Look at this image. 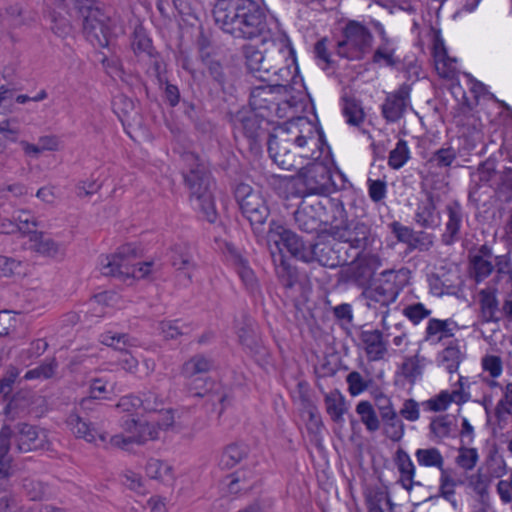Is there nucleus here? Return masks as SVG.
<instances>
[{
	"label": "nucleus",
	"mask_w": 512,
	"mask_h": 512,
	"mask_svg": "<svg viewBox=\"0 0 512 512\" xmlns=\"http://www.w3.org/2000/svg\"><path fill=\"white\" fill-rule=\"evenodd\" d=\"M270 158L281 169H296V158L319 159L322 155V133L306 117H296L273 128L267 135Z\"/></svg>",
	"instance_id": "1"
},
{
	"label": "nucleus",
	"mask_w": 512,
	"mask_h": 512,
	"mask_svg": "<svg viewBox=\"0 0 512 512\" xmlns=\"http://www.w3.org/2000/svg\"><path fill=\"white\" fill-rule=\"evenodd\" d=\"M266 14L253 0H226V33L235 39L248 40L266 30Z\"/></svg>",
	"instance_id": "2"
},
{
	"label": "nucleus",
	"mask_w": 512,
	"mask_h": 512,
	"mask_svg": "<svg viewBox=\"0 0 512 512\" xmlns=\"http://www.w3.org/2000/svg\"><path fill=\"white\" fill-rule=\"evenodd\" d=\"M317 160L302 167L298 172V192L302 196H328L345 187L346 179L341 172H333L330 166Z\"/></svg>",
	"instance_id": "3"
},
{
	"label": "nucleus",
	"mask_w": 512,
	"mask_h": 512,
	"mask_svg": "<svg viewBox=\"0 0 512 512\" xmlns=\"http://www.w3.org/2000/svg\"><path fill=\"white\" fill-rule=\"evenodd\" d=\"M141 257V250L134 243H127L118 251L101 259V272L104 276L142 279L149 275L152 262H135Z\"/></svg>",
	"instance_id": "4"
},
{
	"label": "nucleus",
	"mask_w": 512,
	"mask_h": 512,
	"mask_svg": "<svg viewBox=\"0 0 512 512\" xmlns=\"http://www.w3.org/2000/svg\"><path fill=\"white\" fill-rule=\"evenodd\" d=\"M82 18L83 34L94 47L106 48L112 35L111 19L96 6L95 0H73Z\"/></svg>",
	"instance_id": "5"
},
{
	"label": "nucleus",
	"mask_w": 512,
	"mask_h": 512,
	"mask_svg": "<svg viewBox=\"0 0 512 512\" xmlns=\"http://www.w3.org/2000/svg\"><path fill=\"white\" fill-rule=\"evenodd\" d=\"M185 161L190 163L187 172H183L184 183L190 190L191 197H195L200 202V207L210 223L216 220V211L212 203V186L210 172L206 167L198 162V157L193 153L185 155Z\"/></svg>",
	"instance_id": "6"
},
{
	"label": "nucleus",
	"mask_w": 512,
	"mask_h": 512,
	"mask_svg": "<svg viewBox=\"0 0 512 512\" xmlns=\"http://www.w3.org/2000/svg\"><path fill=\"white\" fill-rule=\"evenodd\" d=\"M231 190L242 215L249 221L254 232H262L270 210L261 193L243 180L231 182Z\"/></svg>",
	"instance_id": "7"
},
{
	"label": "nucleus",
	"mask_w": 512,
	"mask_h": 512,
	"mask_svg": "<svg viewBox=\"0 0 512 512\" xmlns=\"http://www.w3.org/2000/svg\"><path fill=\"white\" fill-rule=\"evenodd\" d=\"M3 434L6 436L7 447L11 450L14 443L15 449L20 453L45 450L49 445L46 431L26 422L4 424L0 429V437Z\"/></svg>",
	"instance_id": "8"
},
{
	"label": "nucleus",
	"mask_w": 512,
	"mask_h": 512,
	"mask_svg": "<svg viewBox=\"0 0 512 512\" xmlns=\"http://www.w3.org/2000/svg\"><path fill=\"white\" fill-rule=\"evenodd\" d=\"M230 123L232 125L234 137L238 134L243 135L251 143L256 144L265 138L273 124L266 114L257 112L251 108H242L236 113L229 111Z\"/></svg>",
	"instance_id": "9"
},
{
	"label": "nucleus",
	"mask_w": 512,
	"mask_h": 512,
	"mask_svg": "<svg viewBox=\"0 0 512 512\" xmlns=\"http://www.w3.org/2000/svg\"><path fill=\"white\" fill-rule=\"evenodd\" d=\"M343 39L337 43V54L349 60H361L369 52L373 35L360 22L349 21L342 31Z\"/></svg>",
	"instance_id": "10"
},
{
	"label": "nucleus",
	"mask_w": 512,
	"mask_h": 512,
	"mask_svg": "<svg viewBox=\"0 0 512 512\" xmlns=\"http://www.w3.org/2000/svg\"><path fill=\"white\" fill-rule=\"evenodd\" d=\"M226 264L238 276L247 293H260V281L251 265L249 253L244 248L226 243Z\"/></svg>",
	"instance_id": "11"
},
{
	"label": "nucleus",
	"mask_w": 512,
	"mask_h": 512,
	"mask_svg": "<svg viewBox=\"0 0 512 512\" xmlns=\"http://www.w3.org/2000/svg\"><path fill=\"white\" fill-rule=\"evenodd\" d=\"M266 85H259L250 89L249 105L250 108L262 114H268L278 100H283V96H288L292 88L287 84H281L277 79L266 77L261 80Z\"/></svg>",
	"instance_id": "12"
},
{
	"label": "nucleus",
	"mask_w": 512,
	"mask_h": 512,
	"mask_svg": "<svg viewBox=\"0 0 512 512\" xmlns=\"http://www.w3.org/2000/svg\"><path fill=\"white\" fill-rule=\"evenodd\" d=\"M327 233L342 243H347L350 248L357 249L361 253L372 244L371 227L360 220H351L344 225H331Z\"/></svg>",
	"instance_id": "13"
},
{
	"label": "nucleus",
	"mask_w": 512,
	"mask_h": 512,
	"mask_svg": "<svg viewBox=\"0 0 512 512\" xmlns=\"http://www.w3.org/2000/svg\"><path fill=\"white\" fill-rule=\"evenodd\" d=\"M396 275L391 270H385L381 273V277L375 279L366 289L363 290L362 296L367 300L369 308H376L379 303L383 307H387L394 302L399 294V287L395 283Z\"/></svg>",
	"instance_id": "14"
},
{
	"label": "nucleus",
	"mask_w": 512,
	"mask_h": 512,
	"mask_svg": "<svg viewBox=\"0 0 512 512\" xmlns=\"http://www.w3.org/2000/svg\"><path fill=\"white\" fill-rule=\"evenodd\" d=\"M268 242L273 241L277 250L281 249L282 244L287 251L297 260L305 262L307 260L309 243H305L303 238L291 229L272 221L269 225Z\"/></svg>",
	"instance_id": "15"
},
{
	"label": "nucleus",
	"mask_w": 512,
	"mask_h": 512,
	"mask_svg": "<svg viewBox=\"0 0 512 512\" xmlns=\"http://www.w3.org/2000/svg\"><path fill=\"white\" fill-rule=\"evenodd\" d=\"M338 244L318 237L316 242H309L308 257L305 263L317 262L323 267L336 268L346 262L340 255Z\"/></svg>",
	"instance_id": "16"
},
{
	"label": "nucleus",
	"mask_w": 512,
	"mask_h": 512,
	"mask_svg": "<svg viewBox=\"0 0 512 512\" xmlns=\"http://www.w3.org/2000/svg\"><path fill=\"white\" fill-rule=\"evenodd\" d=\"M360 255L358 252L355 264L347 273V279L364 290L375 280L374 275L381 266V260L375 254Z\"/></svg>",
	"instance_id": "17"
},
{
	"label": "nucleus",
	"mask_w": 512,
	"mask_h": 512,
	"mask_svg": "<svg viewBox=\"0 0 512 512\" xmlns=\"http://www.w3.org/2000/svg\"><path fill=\"white\" fill-rule=\"evenodd\" d=\"M491 247L486 244L469 252V274L476 282L480 283L496 272V260Z\"/></svg>",
	"instance_id": "18"
},
{
	"label": "nucleus",
	"mask_w": 512,
	"mask_h": 512,
	"mask_svg": "<svg viewBox=\"0 0 512 512\" xmlns=\"http://www.w3.org/2000/svg\"><path fill=\"white\" fill-rule=\"evenodd\" d=\"M324 208L321 202L315 204L302 202L293 214L295 225L304 233H318L323 222L321 212Z\"/></svg>",
	"instance_id": "19"
},
{
	"label": "nucleus",
	"mask_w": 512,
	"mask_h": 512,
	"mask_svg": "<svg viewBox=\"0 0 512 512\" xmlns=\"http://www.w3.org/2000/svg\"><path fill=\"white\" fill-rule=\"evenodd\" d=\"M35 393L29 389H19L11 394L4 407L3 413L6 420L15 421L29 414L30 407L35 403Z\"/></svg>",
	"instance_id": "20"
},
{
	"label": "nucleus",
	"mask_w": 512,
	"mask_h": 512,
	"mask_svg": "<svg viewBox=\"0 0 512 512\" xmlns=\"http://www.w3.org/2000/svg\"><path fill=\"white\" fill-rule=\"evenodd\" d=\"M199 54L203 64L207 67L210 76L224 91V55L220 50L210 48L206 39L199 41Z\"/></svg>",
	"instance_id": "21"
},
{
	"label": "nucleus",
	"mask_w": 512,
	"mask_h": 512,
	"mask_svg": "<svg viewBox=\"0 0 512 512\" xmlns=\"http://www.w3.org/2000/svg\"><path fill=\"white\" fill-rule=\"evenodd\" d=\"M445 211L447 214V222L445 223V231L441 235V241L444 245L450 246L461 239V227L463 222V209L458 201L449 202Z\"/></svg>",
	"instance_id": "22"
},
{
	"label": "nucleus",
	"mask_w": 512,
	"mask_h": 512,
	"mask_svg": "<svg viewBox=\"0 0 512 512\" xmlns=\"http://www.w3.org/2000/svg\"><path fill=\"white\" fill-rule=\"evenodd\" d=\"M358 338L369 361L384 359L388 352V342L384 339L382 331L361 329Z\"/></svg>",
	"instance_id": "23"
},
{
	"label": "nucleus",
	"mask_w": 512,
	"mask_h": 512,
	"mask_svg": "<svg viewBox=\"0 0 512 512\" xmlns=\"http://www.w3.org/2000/svg\"><path fill=\"white\" fill-rule=\"evenodd\" d=\"M489 461L495 462L498 464L497 469L494 470L493 474H486L482 472V469H478L475 474L468 476V486L480 497L481 500H484L488 497V489L492 481V477H501L506 471L505 461L501 457H497L496 455H490Z\"/></svg>",
	"instance_id": "24"
},
{
	"label": "nucleus",
	"mask_w": 512,
	"mask_h": 512,
	"mask_svg": "<svg viewBox=\"0 0 512 512\" xmlns=\"http://www.w3.org/2000/svg\"><path fill=\"white\" fill-rule=\"evenodd\" d=\"M241 51L249 73L259 80L270 77V70L273 69V66L269 64L262 51L248 43L241 46Z\"/></svg>",
	"instance_id": "25"
},
{
	"label": "nucleus",
	"mask_w": 512,
	"mask_h": 512,
	"mask_svg": "<svg viewBox=\"0 0 512 512\" xmlns=\"http://www.w3.org/2000/svg\"><path fill=\"white\" fill-rule=\"evenodd\" d=\"M409 93V86L403 84L395 93L386 97L382 105V115L388 122H396L403 116Z\"/></svg>",
	"instance_id": "26"
},
{
	"label": "nucleus",
	"mask_w": 512,
	"mask_h": 512,
	"mask_svg": "<svg viewBox=\"0 0 512 512\" xmlns=\"http://www.w3.org/2000/svg\"><path fill=\"white\" fill-rule=\"evenodd\" d=\"M158 430L159 428L156 424L142 423L137 434H133L131 436L117 434L111 437L110 443L115 447L128 450L130 444H144L149 440L157 439Z\"/></svg>",
	"instance_id": "27"
},
{
	"label": "nucleus",
	"mask_w": 512,
	"mask_h": 512,
	"mask_svg": "<svg viewBox=\"0 0 512 512\" xmlns=\"http://www.w3.org/2000/svg\"><path fill=\"white\" fill-rule=\"evenodd\" d=\"M458 159V151L449 144H444L439 149L431 153V156L425 163L429 173H437V170H445L446 172L452 167H456L455 163Z\"/></svg>",
	"instance_id": "28"
},
{
	"label": "nucleus",
	"mask_w": 512,
	"mask_h": 512,
	"mask_svg": "<svg viewBox=\"0 0 512 512\" xmlns=\"http://www.w3.org/2000/svg\"><path fill=\"white\" fill-rule=\"evenodd\" d=\"M386 406H380V416L384 424V434L393 442H399L404 435V424L392 408L390 400L383 397Z\"/></svg>",
	"instance_id": "29"
},
{
	"label": "nucleus",
	"mask_w": 512,
	"mask_h": 512,
	"mask_svg": "<svg viewBox=\"0 0 512 512\" xmlns=\"http://www.w3.org/2000/svg\"><path fill=\"white\" fill-rule=\"evenodd\" d=\"M414 221L424 229H434L439 225V214L431 194H428L424 200L418 202Z\"/></svg>",
	"instance_id": "30"
},
{
	"label": "nucleus",
	"mask_w": 512,
	"mask_h": 512,
	"mask_svg": "<svg viewBox=\"0 0 512 512\" xmlns=\"http://www.w3.org/2000/svg\"><path fill=\"white\" fill-rule=\"evenodd\" d=\"M394 463L400 473L399 483L405 490L410 492L414 485H421L420 482L414 481L415 465L404 449H397L394 456Z\"/></svg>",
	"instance_id": "31"
},
{
	"label": "nucleus",
	"mask_w": 512,
	"mask_h": 512,
	"mask_svg": "<svg viewBox=\"0 0 512 512\" xmlns=\"http://www.w3.org/2000/svg\"><path fill=\"white\" fill-rule=\"evenodd\" d=\"M272 261L274 263L276 276L283 287L291 289L294 287L298 280V273L295 267H293L285 258L282 250L276 253L271 251Z\"/></svg>",
	"instance_id": "32"
},
{
	"label": "nucleus",
	"mask_w": 512,
	"mask_h": 512,
	"mask_svg": "<svg viewBox=\"0 0 512 512\" xmlns=\"http://www.w3.org/2000/svg\"><path fill=\"white\" fill-rule=\"evenodd\" d=\"M170 262L173 267L183 271L185 276L190 279V272L195 268L192 250L189 244H175L170 250Z\"/></svg>",
	"instance_id": "33"
},
{
	"label": "nucleus",
	"mask_w": 512,
	"mask_h": 512,
	"mask_svg": "<svg viewBox=\"0 0 512 512\" xmlns=\"http://www.w3.org/2000/svg\"><path fill=\"white\" fill-rule=\"evenodd\" d=\"M495 260L496 274L494 282L501 290L512 296V257L507 253L498 255Z\"/></svg>",
	"instance_id": "34"
},
{
	"label": "nucleus",
	"mask_w": 512,
	"mask_h": 512,
	"mask_svg": "<svg viewBox=\"0 0 512 512\" xmlns=\"http://www.w3.org/2000/svg\"><path fill=\"white\" fill-rule=\"evenodd\" d=\"M133 407H141L146 412H162L164 410L163 397L152 389H144L138 396L132 397Z\"/></svg>",
	"instance_id": "35"
},
{
	"label": "nucleus",
	"mask_w": 512,
	"mask_h": 512,
	"mask_svg": "<svg viewBox=\"0 0 512 512\" xmlns=\"http://www.w3.org/2000/svg\"><path fill=\"white\" fill-rule=\"evenodd\" d=\"M324 402L326 412L331 420L342 425L344 422L343 415L347 412L344 396L338 390H335L325 395Z\"/></svg>",
	"instance_id": "36"
},
{
	"label": "nucleus",
	"mask_w": 512,
	"mask_h": 512,
	"mask_svg": "<svg viewBox=\"0 0 512 512\" xmlns=\"http://www.w3.org/2000/svg\"><path fill=\"white\" fill-rule=\"evenodd\" d=\"M372 63L379 66L397 68L402 61L396 55L394 41H386V44H379L373 53Z\"/></svg>",
	"instance_id": "37"
},
{
	"label": "nucleus",
	"mask_w": 512,
	"mask_h": 512,
	"mask_svg": "<svg viewBox=\"0 0 512 512\" xmlns=\"http://www.w3.org/2000/svg\"><path fill=\"white\" fill-rule=\"evenodd\" d=\"M221 387L220 384L216 385L214 381L210 379H204L202 377L193 378L190 383L189 391L194 397H206L215 393L217 394L218 402L223 405L224 404V393L219 394L218 389Z\"/></svg>",
	"instance_id": "38"
},
{
	"label": "nucleus",
	"mask_w": 512,
	"mask_h": 512,
	"mask_svg": "<svg viewBox=\"0 0 512 512\" xmlns=\"http://www.w3.org/2000/svg\"><path fill=\"white\" fill-rule=\"evenodd\" d=\"M424 360V357L415 354L414 356L406 357L401 364V374L411 385L415 384L417 378L422 375Z\"/></svg>",
	"instance_id": "39"
},
{
	"label": "nucleus",
	"mask_w": 512,
	"mask_h": 512,
	"mask_svg": "<svg viewBox=\"0 0 512 512\" xmlns=\"http://www.w3.org/2000/svg\"><path fill=\"white\" fill-rule=\"evenodd\" d=\"M417 463L423 467L444 469V458L436 447L419 448L415 452Z\"/></svg>",
	"instance_id": "40"
},
{
	"label": "nucleus",
	"mask_w": 512,
	"mask_h": 512,
	"mask_svg": "<svg viewBox=\"0 0 512 512\" xmlns=\"http://www.w3.org/2000/svg\"><path fill=\"white\" fill-rule=\"evenodd\" d=\"M132 48L135 54L146 53L148 56H154V47L152 40L148 36L146 29L142 24H138L132 34Z\"/></svg>",
	"instance_id": "41"
},
{
	"label": "nucleus",
	"mask_w": 512,
	"mask_h": 512,
	"mask_svg": "<svg viewBox=\"0 0 512 512\" xmlns=\"http://www.w3.org/2000/svg\"><path fill=\"white\" fill-rule=\"evenodd\" d=\"M481 316L484 322H498V300L493 292L482 290L480 292Z\"/></svg>",
	"instance_id": "42"
},
{
	"label": "nucleus",
	"mask_w": 512,
	"mask_h": 512,
	"mask_svg": "<svg viewBox=\"0 0 512 512\" xmlns=\"http://www.w3.org/2000/svg\"><path fill=\"white\" fill-rule=\"evenodd\" d=\"M211 366L210 360L202 355H195L183 364L181 374L185 378H195L199 374L208 372Z\"/></svg>",
	"instance_id": "43"
},
{
	"label": "nucleus",
	"mask_w": 512,
	"mask_h": 512,
	"mask_svg": "<svg viewBox=\"0 0 512 512\" xmlns=\"http://www.w3.org/2000/svg\"><path fill=\"white\" fill-rule=\"evenodd\" d=\"M356 413L369 432H375L380 428L378 416L369 401H360L356 405Z\"/></svg>",
	"instance_id": "44"
},
{
	"label": "nucleus",
	"mask_w": 512,
	"mask_h": 512,
	"mask_svg": "<svg viewBox=\"0 0 512 512\" xmlns=\"http://www.w3.org/2000/svg\"><path fill=\"white\" fill-rule=\"evenodd\" d=\"M50 21L51 31L60 38H66L72 31L70 21L54 9H49L45 15Z\"/></svg>",
	"instance_id": "45"
},
{
	"label": "nucleus",
	"mask_w": 512,
	"mask_h": 512,
	"mask_svg": "<svg viewBox=\"0 0 512 512\" xmlns=\"http://www.w3.org/2000/svg\"><path fill=\"white\" fill-rule=\"evenodd\" d=\"M461 359V351L455 343L448 345L438 356V362L444 365L449 373H454L458 370Z\"/></svg>",
	"instance_id": "46"
},
{
	"label": "nucleus",
	"mask_w": 512,
	"mask_h": 512,
	"mask_svg": "<svg viewBox=\"0 0 512 512\" xmlns=\"http://www.w3.org/2000/svg\"><path fill=\"white\" fill-rule=\"evenodd\" d=\"M7 447L5 434L0 437V480H9L14 475L13 457Z\"/></svg>",
	"instance_id": "47"
},
{
	"label": "nucleus",
	"mask_w": 512,
	"mask_h": 512,
	"mask_svg": "<svg viewBox=\"0 0 512 512\" xmlns=\"http://www.w3.org/2000/svg\"><path fill=\"white\" fill-rule=\"evenodd\" d=\"M410 158V151L407 142L400 139L394 149H392L388 156V165L392 169H400Z\"/></svg>",
	"instance_id": "48"
},
{
	"label": "nucleus",
	"mask_w": 512,
	"mask_h": 512,
	"mask_svg": "<svg viewBox=\"0 0 512 512\" xmlns=\"http://www.w3.org/2000/svg\"><path fill=\"white\" fill-rule=\"evenodd\" d=\"M466 445L467 444H462L459 447L455 462L460 468L470 471L476 466L479 460V455L476 448H470Z\"/></svg>",
	"instance_id": "49"
},
{
	"label": "nucleus",
	"mask_w": 512,
	"mask_h": 512,
	"mask_svg": "<svg viewBox=\"0 0 512 512\" xmlns=\"http://www.w3.org/2000/svg\"><path fill=\"white\" fill-rule=\"evenodd\" d=\"M69 424L76 437L83 438L88 442L95 440L96 430L91 428L89 423L84 421L79 415H71L69 417Z\"/></svg>",
	"instance_id": "50"
},
{
	"label": "nucleus",
	"mask_w": 512,
	"mask_h": 512,
	"mask_svg": "<svg viewBox=\"0 0 512 512\" xmlns=\"http://www.w3.org/2000/svg\"><path fill=\"white\" fill-rule=\"evenodd\" d=\"M58 367V362L55 358L50 359L48 362L42 363L34 369L28 370L23 376L24 380L32 379H50L54 376Z\"/></svg>",
	"instance_id": "51"
},
{
	"label": "nucleus",
	"mask_w": 512,
	"mask_h": 512,
	"mask_svg": "<svg viewBox=\"0 0 512 512\" xmlns=\"http://www.w3.org/2000/svg\"><path fill=\"white\" fill-rule=\"evenodd\" d=\"M22 490L30 500L39 501L46 496L48 487L41 481L25 478L22 481Z\"/></svg>",
	"instance_id": "52"
},
{
	"label": "nucleus",
	"mask_w": 512,
	"mask_h": 512,
	"mask_svg": "<svg viewBox=\"0 0 512 512\" xmlns=\"http://www.w3.org/2000/svg\"><path fill=\"white\" fill-rule=\"evenodd\" d=\"M450 324H454V326H456L454 322H450L449 320H439L435 318L430 319L426 328V340L438 333L442 334L438 338V341L443 337H452L453 329L450 327Z\"/></svg>",
	"instance_id": "53"
},
{
	"label": "nucleus",
	"mask_w": 512,
	"mask_h": 512,
	"mask_svg": "<svg viewBox=\"0 0 512 512\" xmlns=\"http://www.w3.org/2000/svg\"><path fill=\"white\" fill-rule=\"evenodd\" d=\"M16 275H25L22 261L12 257L0 255V276L12 277Z\"/></svg>",
	"instance_id": "54"
},
{
	"label": "nucleus",
	"mask_w": 512,
	"mask_h": 512,
	"mask_svg": "<svg viewBox=\"0 0 512 512\" xmlns=\"http://www.w3.org/2000/svg\"><path fill=\"white\" fill-rule=\"evenodd\" d=\"M237 333L242 345L250 350H254L257 347V339L251 327V318L247 315H243V326L238 328Z\"/></svg>",
	"instance_id": "55"
},
{
	"label": "nucleus",
	"mask_w": 512,
	"mask_h": 512,
	"mask_svg": "<svg viewBox=\"0 0 512 512\" xmlns=\"http://www.w3.org/2000/svg\"><path fill=\"white\" fill-rule=\"evenodd\" d=\"M365 502L367 508L381 507L383 502H386L390 509L394 506L388 492L381 488L369 489L365 495Z\"/></svg>",
	"instance_id": "56"
},
{
	"label": "nucleus",
	"mask_w": 512,
	"mask_h": 512,
	"mask_svg": "<svg viewBox=\"0 0 512 512\" xmlns=\"http://www.w3.org/2000/svg\"><path fill=\"white\" fill-rule=\"evenodd\" d=\"M343 114L350 125L359 126L364 120V112L355 100L345 101Z\"/></svg>",
	"instance_id": "57"
},
{
	"label": "nucleus",
	"mask_w": 512,
	"mask_h": 512,
	"mask_svg": "<svg viewBox=\"0 0 512 512\" xmlns=\"http://www.w3.org/2000/svg\"><path fill=\"white\" fill-rule=\"evenodd\" d=\"M455 59H451L447 56L446 51L441 55L435 56V68L438 74L443 78H452L455 73Z\"/></svg>",
	"instance_id": "58"
},
{
	"label": "nucleus",
	"mask_w": 512,
	"mask_h": 512,
	"mask_svg": "<svg viewBox=\"0 0 512 512\" xmlns=\"http://www.w3.org/2000/svg\"><path fill=\"white\" fill-rule=\"evenodd\" d=\"M328 204L332 213V225H344L350 222L344 203L340 199L330 198Z\"/></svg>",
	"instance_id": "59"
},
{
	"label": "nucleus",
	"mask_w": 512,
	"mask_h": 512,
	"mask_svg": "<svg viewBox=\"0 0 512 512\" xmlns=\"http://www.w3.org/2000/svg\"><path fill=\"white\" fill-rule=\"evenodd\" d=\"M13 219L18 226V232L33 235L36 232L32 227H37L38 223L29 211H19L17 216H13Z\"/></svg>",
	"instance_id": "60"
},
{
	"label": "nucleus",
	"mask_w": 512,
	"mask_h": 512,
	"mask_svg": "<svg viewBox=\"0 0 512 512\" xmlns=\"http://www.w3.org/2000/svg\"><path fill=\"white\" fill-rule=\"evenodd\" d=\"M35 242L36 250L42 254L54 255L57 253V245L56 243L45 237L43 232H34V235L30 238Z\"/></svg>",
	"instance_id": "61"
},
{
	"label": "nucleus",
	"mask_w": 512,
	"mask_h": 512,
	"mask_svg": "<svg viewBox=\"0 0 512 512\" xmlns=\"http://www.w3.org/2000/svg\"><path fill=\"white\" fill-rule=\"evenodd\" d=\"M440 474L439 494L446 500H451L455 494V487L457 486L456 479L452 478L448 470L442 469Z\"/></svg>",
	"instance_id": "62"
},
{
	"label": "nucleus",
	"mask_w": 512,
	"mask_h": 512,
	"mask_svg": "<svg viewBox=\"0 0 512 512\" xmlns=\"http://www.w3.org/2000/svg\"><path fill=\"white\" fill-rule=\"evenodd\" d=\"M433 236L425 231H415L408 249L428 251L433 246Z\"/></svg>",
	"instance_id": "63"
},
{
	"label": "nucleus",
	"mask_w": 512,
	"mask_h": 512,
	"mask_svg": "<svg viewBox=\"0 0 512 512\" xmlns=\"http://www.w3.org/2000/svg\"><path fill=\"white\" fill-rule=\"evenodd\" d=\"M431 311L426 309L422 303H413L403 309V314L413 323L418 324L428 317Z\"/></svg>",
	"instance_id": "64"
}]
</instances>
